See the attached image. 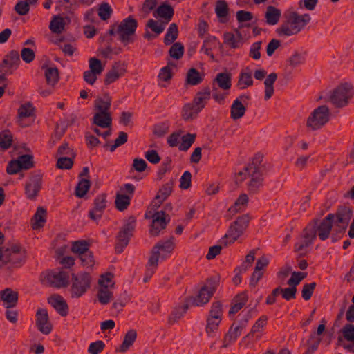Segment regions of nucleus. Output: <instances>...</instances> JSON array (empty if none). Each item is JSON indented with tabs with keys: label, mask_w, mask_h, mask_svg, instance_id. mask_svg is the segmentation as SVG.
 Segmentation results:
<instances>
[{
	"label": "nucleus",
	"mask_w": 354,
	"mask_h": 354,
	"mask_svg": "<svg viewBox=\"0 0 354 354\" xmlns=\"http://www.w3.org/2000/svg\"><path fill=\"white\" fill-rule=\"evenodd\" d=\"M222 304L219 301L213 302L209 310V317L212 318H218V319H222Z\"/></svg>",
	"instance_id": "nucleus-54"
},
{
	"label": "nucleus",
	"mask_w": 354,
	"mask_h": 354,
	"mask_svg": "<svg viewBox=\"0 0 354 354\" xmlns=\"http://www.w3.org/2000/svg\"><path fill=\"white\" fill-rule=\"evenodd\" d=\"M199 111L194 106L192 103L184 105L182 110V118L185 121L194 120Z\"/></svg>",
	"instance_id": "nucleus-41"
},
{
	"label": "nucleus",
	"mask_w": 354,
	"mask_h": 354,
	"mask_svg": "<svg viewBox=\"0 0 354 354\" xmlns=\"http://www.w3.org/2000/svg\"><path fill=\"white\" fill-rule=\"evenodd\" d=\"M250 180L248 184V189L250 193L255 194L263 186V174L259 167L255 165V169L252 170Z\"/></svg>",
	"instance_id": "nucleus-21"
},
{
	"label": "nucleus",
	"mask_w": 354,
	"mask_h": 354,
	"mask_svg": "<svg viewBox=\"0 0 354 354\" xmlns=\"http://www.w3.org/2000/svg\"><path fill=\"white\" fill-rule=\"evenodd\" d=\"M20 62L19 54L17 50H12L8 54L1 65L6 68H11L13 66L18 65Z\"/></svg>",
	"instance_id": "nucleus-42"
},
{
	"label": "nucleus",
	"mask_w": 354,
	"mask_h": 354,
	"mask_svg": "<svg viewBox=\"0 0 354 354\" xmlns=\"http://www.w3.org/2000/svg\"><path fill=\"white\" fill-rule=\"evenodd\" d=\"M73 158L71 156H59L57 162V167L62 169H71L73 165Z\"/></svg>",
	"instance_id": "nucleus-63"
},
{
	"label": "nucleus",
	"mask_w": 354,
	"mask_h": 354,
	"mask_svg": "<svg viewBox=\"0 0 354 354\" xmlns=\"http://www.w3.org/2000/svg\"><path fill=\"white\" fill-rule=\"evenodd\" d=\"M334 218L335 215L333 214H329L321 222L317 230V234L320 239L325 240L328 237L332 229V222L334 221Z\"/></svg>",
	"instance_id": "nucleus-24"
},
{
	"label": "nucleus",
	"mask_w": 354,
	"mask_h": 354,
	"mask_svg": "<svg viewBox=\"0 0 354 354\" xmlns=\"http://www.w3.org/2000/svg\"><path fill=\"white\" fill-rule=\"evenodd\" d=\"M35 115V108L30 102H26L21 104L17 111V122L19 124L25 127L29 125L24 122L26 118L33 117Z\"/></svg>",
	"instance_id": "nucleus-22"
},
{
	"label": "nucleus",
	"mask_w": 354,
	"mask_h": 354,
	"mask_svg": "<svg viewBox=\"0 0 354 354\" xmlns=\"http://www.w3.org/2000/svg\"><path fill=\"white\" fill-rule=\"evenodd\" d=\"M91 277L88 272L73 274L71 286L70 288L71 295L73 298H79L84 295L91 288Z\"/></svg>",
	"instance_id": "nucleus-6"
},
{
	"label": "nucleus",
	"mask_w": 354,
	"mask_h": 354,
	"mask_svg": "<svg viewBox=\"0 0 354 354\" xmlns=\"http://www.w3.org/2000/svg\"><path fill=\"white\" fill-rule=\"evenodd\" d=\"M49 28L53 33H61L64 29V21L63 17L55 16L51 20Z\"/></svg>",
	"instance_id": "nucleus-48"
},
{
	"label": "nucleus",
	"mask_w": 354,
	"mask_h": 354,
	"mask_svg": "<svg viewBox=\"0 0 354 354\" xmlns=\"http://www.w3.org/2000/svg\"><path fill=\"white\" fill-rule=\"evenodd\" d=\"M127 73V64L124 62H115L105 75L104 83L109 85Z\"/></svg>",
	"instance_id": "nucleus-14"
},
{
	"label": "nucleus",
	"mask_w": 354,
	"mask_h": 354,
	"mask_svg": "<svg viewBox=\"0 0 354 354\" xmlns=\"http://www.w3.org/2000/svg\"><path fill=\"white\" fill-rule=\"evenodd\" d=\"M174 187V182L170 180L164 184L158 190L154 201L153 206L159 207L161 204L171 195Z\"/></svg>",
	"instance_id": "nucleus-23"
},
{
	"label": "nucleus",
	"mask_w": 354,
	"mask_h": 354,
	"mask_svg": "<svg viewBox=\"0 0 354 354\" xmlns=\"http://www.w3.org/2000/svg\"><path fill=\"white\" fill-rule=\"evenodd\" d=\"M0 299L3 301L6 308H12L17 303L18 292L10 288H6L0 292Z\"/></svg>",
	"instance_id": "nucleus-26"
},
{
	"label": "nucleus",
	"mask_w": 354,
	"mask_h": 354,
	"mask_svg": "<svg viewBox=\"0 0 354 354\" xmlns=\"http://www.w3.org/2000/svg\"><path fill=\"white\" fill-rule=\"evenodd\" d=\"M46 84L54 88L59 80V72L57 68L53 66H43Z\"/></svg>",
	"instance_id": "nucleus-28"
},
{
	"label": "nucleus",
	"mask_w": 354,
	"mask_h": 354,
	"mask_svg": "<svg viewBox=\"0 0 354 354\" xmlns=\"http://www.w3.org/2000/svg\"><path fill=\"white\" fill-rule=\"evenodd\" d=\"M253 169H255V165L254 163H252L249 164L248 165L245 167L241 171L238 172L235 178L236 183H241L246 179L248 176L250 177Z\"/></svg>",
	"instance_id": "nucleus-50"
},
{
	"label": "nucleus",
	"mask_w": 354,
	"mask_h": 354,
	"mask_svg": "<svg viewBox=\"0 0 354 354\" xmlns=\"http://www.w3.org/2000/svg\"><path fill=\"white\" fill-rule=\"evenodd\" d=\"M189 306H190V305L186 300L185 304L183 306H179L174 310V312L169 317V322L170 324H174L178 322L185 313Z\"/></svg>",
	"instance_id": "nucleus-47"
},
{
	"label": "nucleus",
	"mask_w": 354,
	"mask_h": 354,
	"mask_svg": "<svg viewBox=\"0 0 354 354\" xmlns=\"http://www.w3.org/2000/svg\"><path fill=\"white\" fill-rule=\"evenodd\" d=\"M137 337V333L135 330H129L124 335V340L120 345V351L125 352L133 345Z\"/></svg>",
	"instance_id": "nucleus-40"
},
{
	"label": "nucleus",
	"mask_w": 354,
	"mask_h": 354,
	"mask_svg": "<svg viewBox=\"0 0 354 354\" xmlns=\"http://www.w3.org/2000/svg\"><path fill=\"white\" fill-rule=\"evenodd\" d=\"M214 292V286L212 284H205L200 288L196 296L189 297L186 300L190 306H202L209 302Z\"/></svg>",
	"instance_id": "nucleus-12"
},
{
	"label": "nucleus",
	"mask_w": 354,
	"mask_h": 354,
	"mask_svg": "<svg viewBox=\"0 0 354 354\" xmlns=\"http://www.w3.org/2000/svg\"><path fill=\"white\" fill-rule=\"evenodd\" d=\"M221 319H218V318H212L208 317L207 320V326H206V332L210 335L217 331L218 328L219 324L221 323Z\"/></svg>",
	"instance_id": "nucleus-59"
},
{
	"label": "nucleus",
	"mask_w": 354,
	"mask_h": 354,
	"mask_svg": "<svg viewBox=\"0 0 354 354\" xmlns=\"http://www.w3.org/2000/svg\"><path fill=\"white\" fill-rule=\"evenodd\" d=\"M253 84L252 73L248 71H241L239 75L237 85L241 89H245Z\"/></svg>",
	"instance_id": "nucleus-45"
},
{
	"label": "nucleus",
	"mask_w": 354,
	"mask_h": 354,
	"mask_svg": "<svg viewBox=\"0 0 354 354\" xmlns=\"http://www.w3.org/2000/svg\"><path fill=\"white\" fill-rule=\"evenodd\" d=\"M106 206V195L101 194L94 201V207L89 212V217L93 221L100 219Z\"/></svg>",
	"instance_id": "nucleus-20"
},
{
	"label": "nucleus",
	"mask_w": 354,
	"mask_h": 354,
	"mask_svg": "<svg viewBox=\"0 0 354 354\" xmlns=\"http://www.w3.org/2000/svg\"><path fill=\"white\" fill-rule=\"evenodd\" d=\"M48 303L62 315L68 313V305L64 299L59 295H55L48 299Z\"/></svg>",
	"instance_id": "nucleus-29"
},
{
	"label": "nucleus",
	"mask_w": 354,
	"mask_h": 354,
	"mask_svg": "<svg viewBox=\"0 0 354 354\" xmlns=\"http://www.w3.org/2000/svg\"><path fill=\"white\" fill-rule=\"evenodd\" d=\"M249 202V198L246 194H241L236 200L234 205L230 207L228 211L232 214H236L245 209Z\"/></svg>",
	"instance_id": "nucleus-32"
},
{
	"label": "nucleus",
	"mask_w": 354,
	"mask_h": 354,
	"mask_svg": "<svg viewBox=\"0 0 354 354\" xmlns=\"http://www.w3.org/2000/svg\"><path fill=\"white\" fill-rule=\"evenodd\" d=\"M248 301V296L245 293L243 292L238 295L234 299L232 304L231 308L229 314H235L239 312Z\"/></svg>",
	"instance_id": "nucleus-37"
},
{
	"label": "nucleus",
	"mask_w": 354,
	"mask_h": 354,
	"mask_svg": "<svg viewBox=\"0 0 354 354\" xmlns=\"http://www.w3.org/2000/svg\"><path fill=\"white\" fill-rule=\"evenodd\" d=\"M112 9L108 3H101L98 8V15L102 20H107L110 18Z\"/></svg>",
	"instance_id": "nucleus-57"
},
{
	"label": "nucleus",
	"mask_w": 354,
	"mask_h": 354,
	"mask_svg": "<svg viewBox=\"0 0 354 354\" xmlns=\"http://www.w3.org/2000/svg\"><path fill=\"white\" fill-rule=\"evenodd\" d=\"M12 142V136L8 131L0 133V147L3 149H8Z\"/></svg>",
	"instance_id": "nucleus-56"
},
{
	"label": "nucleus",
	"mask_w": 354,
	"mask_h": 354,
	"mask_svg": "<svg viewBox=\"0 0 354 354\" xmlns=\"http://www.w3.org/2000/svg\"><path fill=\"white\" fill-rule=\"evenodd\" d=\"M286 21L277 29L280 35L290 36L298 33L309 20L307 14L299 15L296 12H290L286 17Z\"/></svg>",
	"instance_id": "nucleus-2"
},
{
	"label": "nucleus",
	"mask_w": 354,
	"mask_h": 354,
	"mask_svg": "<svg viewBox=\"0 0 354 354\" xmlns=\"http://www.w3.org/2000/svg\"><path fill=\"white\" fill-rule=\"evenodd\" d=\"M353 95L352 86L348 84L337 86L330 92L328 100L336 108H342L348 105Z\"/></svg>",
	"instance_id": "nucleus-4"
},
{
	"label": "nucleus",
	"mask_w": 354,
	"mask_h": 354,
	"mask_svg": "<svg viewBox=\"0 0 354 354\" xmlns=\"http://www.w3.org/2000/svg\"><path fill=\"white\" fill-rule=\"evenodd\" d=\"M82 261V264L87 268L92 267L95 263L94 257L93 253L89 250L79 257Z\"/></svg>",
	"instance_id": "nucleus-62"
},
{
	"label": "nucleus",
	"mask_w": 354,
	"mask_h": 354,
	"mask_svg": "<svg viewBox=\"0 0 354 354\" xmlns=\"http://www.w3.org/2000/svg\"><path fill=\"white\" fill-rule=\"evenodd\" d=\"M281 17V11L272 6H269L266 12V22L270 25L277 24Z\"/></svg>",
	"instance_id": "nucleus-36"
},
{
	"label": "nucleus",
	"mask_w": 354,
	"mask_h": 354,
	"mask_svg": "<svg viewBox=\"0 0 354 354\" xmlns=\"http://www.w3.org/2000/svg\"><path fill=\"white\" fill-rule=\"evenodd\" d=\"M268 317L266 315H261L254 323L251 328L250 333L247 335H254L255 333L261 331L263 328L267 324Z\"/></svg>",
	"instance_id": "nucleus-53"
},
{
	"label": "nucleus",
	"mask_w": 354,
	"mask_h": 354,
	"mask_svg": "<svg viewBox=\"0 0 354 354\" xmlns=\"http://www.w3.org/2000/svg\"><path fill=\"white\" fill-rule=\"evenodd\" d=\"M277 75L275 73L269 74L264 81L265 85V100H268L274 94L273 84L277 80Z\"/></svg>",
	"instance_id": "nucleus-34"
},
{
	"label": "nucleus",
	"mask_w": 354,
	"mask_h": 354,
	"mask_svg": "<svg viewBox=\"0 0 354 354\" xmlns=\"http://www.w3.org/2000/svg\"><path fill=\"white\" fill-rule=\"evenodd\" d=\"M307 275V272H292L291 277L287 281V283L291 287L296 288L297 285L305 279Z\"/></svg>",
	"instance_id": "nucleus-55"
},
{
	"label": "nucleus",
	"mask_w": 354,
	"mask_h": 354,
	"mask_svg": "<svg viewBox=\"0 0 354 354\" xmlns=\"http://www.w3.org/2000/svg\"><path fill=\"white\" fill-rule=\"evenodd\" d=\"M210 88L205 87L196 94L192 104L200 112L205 106L206 102L210 98Z\"/></svg>",
	"instance_id": "nucleus-25"
},
{
	"label": "nucleus",
	"mask_w": 354,
	"mask_h": 354,
	"mask_svg": "<svg viewBox=\"0 0 354 354\" xmlns=\"http://www.w3.org/2000/svg\"><path fill=\"white\" fill-rule=\"evenodd\" d=\"M174 12V9L171 6L164 3L157 8L153 15L156 17H160L163 18L166 20L165 23H168L172 18Z\"/></svg>",
	"instance_id": "nucleus-33"
},
{
	"label": "nucleus",
	"mask_w": 354,
	"mask_h": 354,
	"mask_svg": "<svg viewBox=\"0 0 354 354\" xmlns=\"http://www.w3.org/2000/svg\"><path fill=\"white\" fill-rule=\"evenodd\" d=\"M42 176L40 174H34L26 184L25 193L29 199H35L41 188Z\"/></svg>",
	"instance_id": "nucleus-19"
},
{
	"label": "nucleus",
	"mask_w": 354,
	"mask_h": 354,
	"mask_svg": "<svg viewBox=\"0 0 354 354\" xmlns=\"http://www.w3.org/2000/svg\"><path fill=\"white\" fill-rule=\"evenodd\" d=\"M130 196L123 194H117L115 200L116 209L119 211L127 209L130 204Z\"/></svg>",
	"instance_id": "nucleus-46"
},
{
	"label": "nucleus",
	"mask_w": 354,
	"mask_h": 354,
	"mask_svg": "<svg viewBox=\"0 0 354 354\" xmlns=\"http://www.w3.org/2000/svg\"><path fill=\"white\" fill-rule=\"evenodd\" d=\"M175 244L174 237L167 241L157 243L153 248L147 263V274L151 277L158 266L159 259H165L174 250Z\"/></svg>",
	"instance_id": "nucleus-1"
},
{
	"label": "nucleus",
	"mask_w": 354,
	"mask_h": 354,
	"mask_svg": "<svg viewBox=\"0 0 354 354\" xmlns=\"http://www.w3.org/2000/svg\"><path fill=\"white\" fill-rule=\"evenodd\" d=\"M26 258V250L17 244L3 248L0 251V261L6 263H10L15 266H20L25 261Z\"/></svg>",
	"instance_id": "nucleus-5"
},
{
	"label": "nucleus",
	"mask_w": 354,
	"mask_h": 354,
	"mask_svg": "<svg viewBox=\"0 0 354 354\" xmlns=\"http://www.w3.org/2000/svg\"><path fill=\"white\" fill-rule=\"evenodd\" d=\"M46 221V210L42 207H39L32 218V227L34 230L41 228Z\"/></svg>",
	"instance_id": "nucleus-31"
},
{
	"label": "nucleus",
	"mask_w": 354,
	"mask_h": 354,
	"mask_svg": "<svg viewBox=\"0 0 354 354\" xmlns=\"http://www.w3.org/2000/svg\"><path fill=\"white\" fill-rule=\"evenodd\" d=\"M250 315H248L238 322L232 324L228 332L225 334L221 348H226L232 342H235L241 335L242 331L246 328Z\"/></svg>",
	"instance_id": "nucleus-11"
},
{
	"label": "nucleus",
	"mask_w": 354,
	"mask_h": 354,
	"mask_svg": "<svg viewBox=\"0 0 354 354\" xmlns=\"http://www.w3.org/2000/svg\"><path fill=\"white\" fill-rule=\"evenodd\" d=\"M111 97L104 95L103 97H97L95 100L94 110L97 113H111Z\"/></svg>",
	"instance_id": "nucleus-30"
},
{
	"label": "nucleus",
	"mask_w": 354,
	"mask_h": 354,
	"mask_svg": "<svg viewBox=\"0 0 354 354\" xmlns=\"http://www.w3.org/2000/svg\"><path fill=\"white\" fill-rule=\"evenodd\" d=\"M89 70L100 75L104 70L101 61L95 57H92L88 61Z\"/></svg>",
	"instance_id": "nucleus-60"
},
{
	"label": "nucleus",
	"mask_w": 354,
	"mask_h": 354,
	"mask_svg": "<svg viewBox=\"0 0 354 354\" xmlns=\"http://www.w3.org/2000/svg\"><path fill=\"white\" fill-rule=\"evenodd\" d=\"M337 225L340 228V231H344L351 219L352 210L348 206H339L335 213Z\"/></svg>",
	"instance_id": "nucleus-17"
},
{
	"label": "nucleus",
	"mask_w": 354,
	"mask_h": 354,
	"mask_svg": "<svg viewBox=\"0 0 354 354\" xmlns=\"http://www.w3.org/2000/svg\"><path fill=\"white\" fill-rule=\"evenodd\" d=\"M89 243L85 240H80L72 243L71 251L80 257L87 250H88Z\"/></svg>",
	"instance_id": "nucleus-44"
},
{
	"label": "nucleus",
	"mask_w": 354,
	"mask_h": 354,
	"mask_svg": "<svg viewBox=\"0 0 354 354\" xmlns=\"http://www.w3.org/2000/svg\"><path fill=\"white\" fill-rule=\"evenodd\" d=\"M178 30L177 25L174 23L170 24L165 36L164 42L166 45L173 43L178 37Z\"/></svg>",
	"instance_id": "nucleus-49"
},
{
	"label": "nucleus",
	"mask_w": 354,
	"mask_h": 354,
	"mask_svg": "<svg viewBox=\"0 0 354 354\" xmlns=\"http://www.w3.org/2000/svg\"><path fill=\"white\" fill-rule=\"evenodd\" d=\"M196 137V134L195 133H187L183 136L181 138V143L179 145V149L183 151H187L194 142Z\"/></svg>",
	"instance_id": "nucleus-51"
},
{
	"label": "nucleus",
	"mask_w": 354,
	"mask_h": 354,
	"mask_svg": "<svg viewBox=\"0 0 354 354\" xmlns=\"http://www.w3.org/2000/svg\"><path fill=\"white\" fill-rule=\"evenodd\" d=\"M250 217L248 214H244L239 218L230 225L224 239H228L230 243L235 242L243 233L248 226Z\"/></svg>",
	"instance_id": "nucleus-9"
},
{
	"label": "nucleus",
	"mask_w": 354,
	"mask_h": 354,
	"mask_svg": "<svg viewBox=\"0 0 354 354\" xmlns=\"http://www.w3.org/2000/svg\"><path fill=\"white\" fill-rule=\"evenodd\" d=\"M111 288L106 286L99 287L97 291V299L100 304L105 305L109 304L113 297Z\"/></svg>",
	"instance_id": "nucleus-38"
},
{
	"label": "nucleus",
	"mask_w": 354,
	"mask_h": 354,
	"mask_svg": "<svg viewBox=\"0 0 354 354\" xmlns=\"http://www.w3.org/2000/svg\"><path fill=\"white\" fill-rule=\"evenodd\" d=\"M232 86V75L230 73H219L212 82V97L220 104H223Z\"/></svg>",
	"instance_id": "nucleus-3"
},
{
	"label": "nucleus",
	"mask_w": 354,
	"mask_h": 354,
	"mask_svg": "<svg viewBox=\"0 0 354 354\" xmlns=\"http://www.w3.org/2000/svg\"><path fill=\"white\" fill-rule=\"evenodd\" d=\"M330 115L329 109L326 105L315 109L311 114V130L323 127L329 121Z\"/></svg>",
	"instance_id": "nucleus-13"
},
{
	"label": "nucleus",
	"mask_w": 354,
	"mask_h": 354,
	"mask_svg": "<svg viewBox=\"0 0 354 354\" xmlns=\"http://www.w3.org/2000/svg\"><path fill=\"white\" fill-rule=\"evenodd\" d=\"M136 218L129 216L126 221L122 230L118 235V242L115 247L117 253H121L123 249L128 245L129 239L133 235V232L136 227Z\"/></svg>",
	"instance_id": "nucleus-10"
},
{
	"label": "nucleus",
	"mask_w": 354,
	"mask_h": 354,
	"mask_svg": "<svg viewBox=\"0 0 354 354\" xmlns=\"http://www.w3.org/2000/svg\"><path fill=\"white\" fill-rule=\"evenodd\" d=\"M137 26V21L131 16L123 19L120 24H117L119 39L124 46L133 42V36L135 34Z\"/></svg>",
	"instance_id": "nucleus-8"
},
{
	"label": "nucleus",
	"mask_w": 354,
	"mask_h": 354,
	"mask_svg": "<svg viewBox=\"0 0 354 354\" xmlns=\"http://www.w3.org/2000/svg\"><path fill=\"white\" fill-rule=\"evenodd\" d=\"M93 124L101 128H110L112 124L111 113L95 112L93 117Z\"/></svg>",
	"instance_id": "nucleus-27"
},
{
	"label": "nucleus",
	"mask_w": 354,
	"mask_h": 354,
	"mask_svg": "<svg viewBox=\"0 0 354 354\" xmlns=\"http://www.w3.org/2000/svg\"><path fill=\"white\" fill-rule=\"evenodd\" d=\"M250 99V97L249 95H241L233 102L230 108V116L232 119L236 120L244 115L246 108L243 105V103H245Z\"/></svg>",
	"instance_id": "nucleus-18"
},
{
	"label": "nucleus",
	"mask_w": 354,
	"mask_h": 354,
	"mask_svg": "<svg viewBox=\"0 0 354 354\" xmlns=\"http://www.w3.org/2000/svg\"><path fill=\"white\" fill-rule=\"evenodd\" d=\"M326 322H327L325 319H322L321 320L320 324L317 326L316 330L315 331V336L312 338L313 339V343L311 344V351L317 350L320 342H322V338L321 337V335L326 330Z\"/></svg>",
	"instance_id": "nucleus-39"
},
{
	"label": "nucleus",
	"mask_w": 354,
	"mask_h": 354,
	"mask_svg": "<svg viewBox=\"0 0 354 354\" xmlns=\"http://www.w3.org/2000/svg\"><path fill=\"white\" fill-rule=\"evenodd\" d=\"M41 280L44 284L55 288H64L68 285L69 275L67 272L62 270H47L41 274Z\"/></svg>",
	"instance_id": "nucleus-7"
},
{
	"label": "nucleus",
	"mask_w": 354,
	"mask_h": 354,
	"mask_svg": "<svg viewBox=\"0 0 354 354\" xmlns=\"http://www.w3.org/2000/svg\"><path fill=\"white\" fill-rule=\"evenodd\" d=\"M90 186V180L87 179H82L75 188V195L79 198H82L87 193Z\"/></svg>",
	"instance_id": "nucleus-52"
},
{
	"label": "nucleus",
	"mask_w": 354,
	"mask_h": 354,
	"mask_svg": "<svg viewBox=\"0 0 354 354\" xmlns=\"http://www.w3.org/2000/svg\"><path fill=\"white\" fill-rule=\"evenodd\" d=\"M184 53V47L180 43L174 44L169 49V55L176 59H179L182 57Z\"/></svg>",
	"instance_id": "nucleus-58"
},
{
	"label": "nucleus",
	"mask_w": 354,
	"mask_h": 354,
	"mask_svg": "<svg viewBox=\"0 0 354 354\" xmlns=\"http://www.w3.org/2000/svg\"><path fill=\"white\" fill-rule=\"evenodd\" d=\"M166 23L155 21L153 19H149L147 21V26L151 29L152 31L156 34H160L165 29Z\"/></svg>",
	"instance_id": "nucleus-61"
},
{
	"label": "nucleus",
	"mask_w": 354,
	"mask_h": 354,
	"mask_svg": "<svg viewBox=\"0 0 354 354\" xmlns=\"http://www.w3.org/2000/svg\"><path fill=\"white\" fill-rule=\"evenodd\" d=\"M17 160L21 165V169H29L33 167L32 156L30 155H22Z\"/></svg>",
	"instance_id": "nucleus-64"
},
{
	"label": "nucleus",
	"mask_w": 354,
	"mask_h": 354,
	"mask_svg": "<svg viewBox=\"0 0 354 354\" xmlns=\"http://www.w3.org/2000/svg\"><path fill=\"white\" fill-rule=\"evenodd\" d=\"M169 221L166 219V214L164 211L155 212L152 216V223L149 230L150 234L153 236L159 235L160 231L165 229Z\"/></svg>",
	"instance_id": "nucleus-16"
},
{
	"label": "nucleus",
	"mask_w": 354,
	"mask_h": 354,
	"mask_svg": "<svg viewBox=\"0 0 354 354\" xmlns=\"http://www.w3.org/2000/svg\"><path fill=\"white\" fill-rule=\"evenodd\" d=\"M215 12L220 21L225 22L229 15V8L225 0H219L216 3Z\"/></svg>",
	"instance_id": "nucleus-35"
},
{
	"label": "nucleus",
	"mask_w": 354,
	"mask_h": 354,
	"mask_svg": "<svg viewBox=\"0 0 354 354\" xmlns=\"http://www.w3.org/2000/svg\"><path fill=\"white\" fill-rule=\"evenodd\" d=\"M36 326L38 330L44 335L51 333L53 325L50 322L47 310L44 308H39L36 313Z\"/></svg>",
	"instance_id": "nucleus-15"
},
{
	"label": "nucleus",
	"mask_w": 354,
	"mask_h": 354,
	"mask_svg": "<svg viewBox=\"0 0 354 354\" xmlns=\"http://www.w3.org/2000/svg\"><path fill=\"white\" fill-rule=\"evenodd\" d=\"M203 81V77L199 72L194 68H190L186 75V83L189 85L195 86L199 84Z\"/></svg>",
	"instance_id": "nucleus-43"
}]
</instances>
